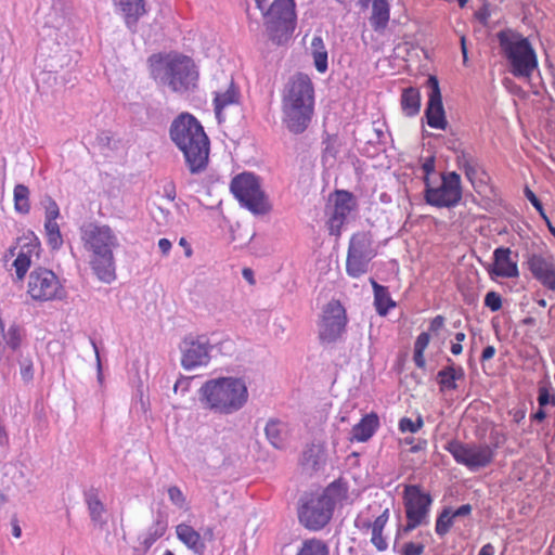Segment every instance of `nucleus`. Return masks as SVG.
I'll return each instance as SVG.
<instances>
[{
  "instance_id": "e433bc0d",
  "label": "nucleus",
  "mask_w": 555,
  "mask_h": 555,
  "mask_svg": "<svg viewBox=\"0 0 555 555\" xmlns=\"http://www.w3.org/2000/svg\"><path fill=\"white\" fill-rule=\"evenodd\" d=\"M454 518L451 514V508L446 507L436 520L435 531L438 535L444 537L453 526Z\"/></svg>"
},
{
  "instance_id": "5701e85b",
  "label": "nucleus",
  "mask_w": 555,
  "mask_h": 555,
  "mask_svg": "<svg viewBox=\"0 0 555 555\" xmlns=\"http://www.w3.org/2000/svg\"><path fill=\"white\" fill-rule=\"evenodd\" d=\"M448 362L450 364L440 370L436 377L440 391L442 392L447 390H456V380L463 379L465 376L464 369L462 366H455L450 358H448Z\"/></svg>"
},
{
  "instance_id": "58836bf2",
  "label": "nucleus",
  "mask_w": 555,
  "mask_h": 555,
  "mask_svg": "<svg viewBox=\"0 0 555 555\" xmlns=\"http://www.w3.org/2000/svg\"><path fill=\"white\" fill-rule=\"evenodd\" d=\"M42 204L44 207V220L56 221L60 217L57 203L51 196H46Z\"/></svg>"
},
{
  "instance_id": "1a4fd4ad",
  "label": "nucleus",
  "mask_w": 555,
  "mask_h": 555,
  "mask_svg": "<svg viewBox=\"0 0 555 555\" xmlns=\"http://www.w3.org/2000/svg\"><path fill=\"white\" fill-rule=\"evenodd\" d=\"M425 202L437 208H452L459 205L463 196L462 181L455 171L441 173V183L431 185L429 178H424Z\"/></svg>"
},
{
  "instance_id": "c756f323",
  "label": "nucleus",
  "mask_w": 555,
  "mask_h": 555,
  "mask_svg": "<svg viewBox=\"0 0 555 555\" xmlns=\"http://www.w3.org/2000/svg\"><path fill=\"white\" fill-rule=\"evenodd\" d=\"M400 104L402 112L408 117L416 116L421 111V93L417 88L409 87L403 89Z\"/></svg>"
},
{
  "instance_id": "4be33fe9",
  "label": "nucleus",
  "mask_w": 555,
  "mask_h": 555,
  "mask_svg": "<svg viewBox=\"0 0 555 555\" xmlns=\"http://www.w3.org/2000/svg\"><path fill=\"white\" fill-rule=\"evenodd\" d=\"M177 538L192 552L198 555H203L206 545L199 534L192 526L186 524H179L176 527Z\"/></svg>"
},
{
  "instance_id": "4468645a",
  "label": "nucleus",
  "mask_w": 555,
  "mask_h": 555,
  "mask_svg": "<svg viewBox=\"0 0 555 555\" xmlns=\"http://www.w3.org/2000/svg\"><path fill=\"white\" fill-rule=\"evenodd\" d=\"M180 349L181 365L185 370H192L209 363L212 346L206 335H189L183 339Z\"/></svg>"
},
{
  "instance_id": "09e8293b",
  "label": "nucleus",
  "mask_w": 555,
  "mask_h": 555,
  "mask_svg": "<svg viewBox=\"0 0 555 555\" xmlns=\"http://www.w3.org/2000/svg\"><path fill=\"white\" fill-rule=\"evenodd\" d=\"M425 545L422 543L408 542L403 545L400 551L401 555H422L424 553Z\"/></svg>"
},
{
  "instance_id": "393cba45",
  "label": "nucleus",
  "mask_w": 555,
  "mask_h": 555,
  "mask_svg": "<svg viewBox=\"0 0 555 555\" xmlns=\"http://www.w3.org/2000/svg\"><path fill=\"white\" fill-rule=\"evenodd\" d=\"M378 426V416L375 413L367 414L352 427V439L365 442L375 434Z\"/></svg>"
},
{
  "instance_id": "0eeeda50",
  "label": "nucleus",
  "mask_w": 555,
  "mask_h": 555,
  "mask_svg": "<svg viewBox=\"0 0 555 555\" xmlns=\"http://www.w3.org/2000/svg\"><path fill=\"white\" fill-rule=\"evenodd\" d=\"M260 10L267 35L275 44L286 42L296 27L294 0H255Z\"/></svg>"
},
{
  "instance_id": "79ce46f5",
  "label": "nucleus",
  "mask_w": 555,
  "mask_h": 555,
  "mask_svg": "<svg viewBox=\"0 0 555 555\" xmlns=\"http://www.w3.org/2000/svg\"><path fill=\"white\" fill-rule=\"evenodd\" d=\"M485 306L495 312L502 308L501 295L494 291L488 292L485 297Z\"/></svg>"
},
{
  "instance_id": "f8f14e48",
  "label": "nucleus",
  "mask_w": 555,
  "mask_h": 555,
  "mask_svg": "<svg viewBox=\"0 0 555 555\" xmlns=\"http://www.w3.org/2000/svg\"><path fill=\"white\" fill-rule=\"evenodd\" d=\"M27 292L33 299L39 301L62 299L64 296L59 278L46 268H37L30 272Z\"/></svg>"
},
{
  "instance_id": "3c124183",
  "label": "nucleus",
  "mask_w": 555,
  "mask_h": 555,
  "mask_svg": "<svg viewBox=\"0 0 555 555\" xmlns=\"http://www.w3.org/2000/svg\"><path fill=\"white\" fill-rule=\"evenodd\" d=\"M371 542L379 552H384L388 547V543L386 539L383 537V531L372 529Z\"/></svg>"
},
{
  "instance_id": "e2e57ef3",
  "label": "nucleus",
  "mask_w": 555,
  "mask_h": 555,
  "mask_svg": "<svg viewBox=\"0 0 555 555\" xmlns=\"http://www.w3.org/2000/svg\"><path fill=\"white\" fill-rule=\"evenodd\" d=\"M472 505L464 504L456 508L453 513L451 512L453 518L468 516L472 513Z\"/></svg>"
},
{
  "instance_id": "0e129e2a",
  "label": "nucleus",
  "mask_w": 555,
  "mask_h": 555,
  "mask_svg": "<svg viewBox=\"0 0 555 555\" xmlns=\"http://www.w3.org/2000/svg\"><path fill=\"white\" fill-rule=\"evenodd\" d=\"M413 360L417 367L424 369L426 366V361H425L423 350L414 349Z\"/></svg>"
},
{
  "instance_id": "aec40b11",
  "label": "nucleus",
  "mask_w": 555,
  "mask_h": 555,
  "mask_svg": "<svg viewBox=\"0 0 555 555\" xmlns=\"http://www.w3.org/2000/svg\"><path fill=\"white\" fill-rule=\"evenodd\" d=\"M512 250L508 247H498L493 251L494 264L489 269L490 274L501 278H517L519 275L517 262L511 259Z\"/></svg>"
},
{
  "instance_id": "69168bd1",
  "label": "nucleus",
  "mask_w": 555,
  "mask_h": 555,
  "mask_svg": "<svg viewBox=\"0 0 555 555\" xmlns=\"http://www.w3.org/2000/svg\"><path fill=\"white\" fill-rule=\"evenodd\" d=\"M171 242L168 238H160L158 241V248L163 253V255H168L171 249Z\"/></svg>"
},
{
  "instance_id": "4c0bfd02",
  "label": "nucleus",
  "mask_w": 555,
  "mask_h": 555,
  "mask_svg": "<svg viewBox=\"0 0 555 555\" xmlns=\"http://www.w3.org/2000/svg\"><path fill=\"white\" fill-rule=\"evenodd\" d=\"M30 266V258L25 253H20L13 262L15 273L18 280H22Z\"/></svg>"
},
{
  "instance_id": "864d4df0",
  "label": "nucleus",
  "mask_w": 555,
  "mask_h": 555,
  "mask_svg": "<svg viewBox=\"0 0 555 555\" xmlns=\"http://www.w3.org/2000/svg\"><path fill=\"white\" fill-rule=\"evenodd\" d=\"M21 365V375L24 380L28 382L33 379L34 371H33V362L29 359H23L20 362Z\"/></svg>"
},
{
  "instance_id": "412c9836",
  "label": "nucleus",
  "mask_w": 555,
  "mask_h": 555,
  "mask_svg": "<svg viewBox=\"0 0 555 555\" xmlns=\"http://www.w3.org/2000/svg\"><path fill=\"white\" fill-rule=\"evenodd\" d=\"M327 461L326 449L322 444L307 446L300 457V466L309 475L322 469Z\"/></svg>"
},
{
  "instance_id": "c9c22d12",
  "label": "nucleus",
  "mask_w": 555,
  "mask_h": 555,
  "mask_svg": "<svg viewBox=\"0 0 555 555\" xmlns=\"http://www.w3.org/2000/svg\"><path fill=\"white\" fill-rule=\"evenodd\" d=\"M447 450L452 454L456 463L467 467V462L470 454V444L452 440L448 443Z\"/></svg>"
},
{
  "instance_id": "603ef678",
  "label": "nucleus",
  "mask_w": 555,
  "mask_h": 555,
  "mask_svg": "<svg viewBox=\"0 0 555 555\" xmlns=\"http://www.w3.org/2000/svg\"><path fill=\"white\" fill-rule=\"evenodd\" d=\"M192 379V377H180L173 385V392L184 396L190 390Z\"/></svg>"
},
{
  "instance_id": "6ab92c4d",
  "label": "nucleus",
  "mask_w": 555,
  "mask_h": 555,
  "mask_svg": "<svg viewBox=\"0 0 555 555\" xmlns=\"http://www.w3.org/2000/svg\"><path fill=\"white\" fill-rule=\"evenodd\" d=\"M116 11L122 16L126 27L130 33L138 31L139 20L146 14L144 0H113Z\"/></svg>"
},
{
  "instance_id": "6e6552de",
  "label": "nucleus",
  "mask_w": 555,
  "mask_h": 555,
  "mask_svg": "<svg viewBox=\"0 0 555 555\" xmlns=\"http://www.w3.org/2000/svg\"><path fill=\"white\" fill-rule=\"evenodd\" d=\"M498 39L509 73L516 78L529 79L538 67L537 54L529 40L520 34L504 30L498 34Z\"/></svg>"
},
{
  "instance_id": "c03bdc74",
  "label": "nucleus",
  "mask_w": 555,
  "mask_h": 555,
  "mask_svg": "<svg viewBox=\"0 0 555 555\" xmlns=\"http://www.w3.org/2000/svg\"><path fill=\"white\" fill-rule=\"evenodd\" d=\"M168 496L173 505L179 508H182L185 504V496L177 486H171L168 488Z\"/></svg>"
},
{
  "instance_id": "4d7b16f0",
  "label": "nucleus",
  "mask_w": 555,
  "mask_h": 555,
  "mask_svg": "<svg viewBox=\"0 0 555 555\" xmlns=\"http://www.w3.org/2000/svg\"><path fill=\"white\" fill-rule=\"evenodd\" d=\"M430 341V336L428 333L426 332H423L421 333L416 340H415V344H414V349H417V350H423L425 351V349L427 348L428 344Z\"/></svg>"
},
{
  "instance_id": "a878e982",
  "label": "nucleus",
  "mask_w": 555,
  "mask_h": 555,
  "mask_svg": "<svg viewBox=\"0 0 555 555\" xmlns=\"http://www.w3.org/2000/svg\"><path fill=\"white\" fill-rule=\"evenodd\" d=\"M266 437L276 449H283L287 440V426L280 420L271 418L264 427Z\"/></svg>"
},
{
  "instance_id": "dca6fc26",
  "label": "nucleus",
  "mask_w": 555,
  "mask_h": 555,
  "mask_svg": "<svg viewBox=\"0 0 555 555\" xmlns=\"http://www.w3.org/2000/svg\"><path fill=\"white\" fill-rule=\"evenodd\" d=\"M427 86L430 89L428 94V102L425 108V118L430 128L446 130L448 120L442 104V96L439 87V81L435 76H429Z\"/></svg>"
},
{
  "instance_id": "13d9d810",
  "label": "nucleus",
  "mask_w": 555,
  "mask_h": 555,
  "mask_svg": "<svg viewBox=\"0 0 555 555\" xmlns=\"http://www.w3.org/2000/svg\"><path fill=\"white\" fill-rule=\"evenodd\" d=\"M90 344L94 350V353H95V360H96V371H98V380L99 383H102L103 380V373H102V363H101V358H100V352H99V349H98V346H96V343L94 339L90 338Z\"/></svg>"
},
{
  "instance_id": "cd10ccee",
  "label": "nucleus",
  "mask_w": 555,
  "mask_h": 555,
  "mask_svg": "<svg viewBox=\"0 0 555 555\" xmlns=\"http://www.w3.org/2000/svg\"><path fill=\"white\" fill-rule=\"evenodd\" d=\"M389 22V3L387 0H372L370 24L377 33H383Z\"/></svg>"
},
{
  "instance_id": "f3484780",
  "label": "nucleus",
  "mask_w": 555,
  "mask_h": 555,
  "mask_svg": "<svg viewBox=\"0 0 555 555\" xmlns=\"http://www.w3.org/2000/svg\"><path fill=\"white\" fill-rule=\"evenodd\" d=\"M532 276L545 288L555 291V259L551 254H531L527 259Z\"/></svg>"
},
{
  "instance_id": "473e14b6",
  "label": "nucleus",
  "mask_w": 555,
  "mask_h": 555,
  "mask_svg": "<svg viewBox=\"0 0 555 555\" xmlns=\"http://www.w3.org/2000/svg\"><path fill=\"white\" fill-rule=\"evenodd\" d=\"M29 189L20 183L16 184L13 192L14 199V209L16 212L22 215H27L30 210V202H29Z\"/></svg>"
},
{
  "instance_id": "39448f33",
  "label": "nucleus",
  "mask_w": 555,
  "mask_h": 555,
  "mask_svg": "<svg viewBox=\"0 0 555 555\" xmlns=\"http://www.w3.org/2000/svg\"><path fill=\"white\" fill-rule=\"evenodd\" d=\"M344 496L345 489L338 481H333L321 493L302 498L298 508L299 522L309 530H321L330 522L336 502Z\"/></svg>"
},
{
  "instance_id": "ea45409f",
  "label": "nucleus",
  "mask_w": 555,
  "mask_h": 555,
  "mask_svg": "<svg viewBox=\"0 0 555 555\" xmlns=\"http://www.w3.org/2000/svg\"><path fill=\"white\" fill-rule=\"evenodd\" d=\"M424 425V422H423V418L421 415H418V417L416 418V421H412L411 418L409 417H402L400 421H399V430L402 431V433H417Z\"/></svg>"
},
{
  "instance_id": "5fc2aeb1",
  "label": "nucleus",
  "mask_w": 555,
  "mask_h": 555,
  "mask_svg": "<svg viewBox=\"0 0 555 555\" xmlns=\"http://www.w3.org/2000/svg\"><path fill=\"white\" fill-rule=\"evenodd\" d=\"M474 160H475V157L465 151H461L456 155L457 167L462 170H465Z\"/></svg>"
},
{
  "instance_id": "338daca9",
  "label": "nucleus",
  "mask_w": 555,
  "mask_h": 555,
  "mask_svg": "<svg viewBox=\"0 0 555 555\" xmlns=\"http://www.w3.org/2000/svg\"><path fill=\"white\" fill-rule=\"evenodd\" d=\"M495 354V348L493 346H487L481 353V362L492 359Z\"/></svg>"
},
{
  "instance_id": "a211bd4d",
  "label": "nucleus",
  "mask_w": 555,
  "mask_h": 555,
  "mask_svg": "<svg viewBox=\"0 0 555 555\" xmlns=\"http://www.w3.org/2000/svg\"><path fill=\"white\" fill-rule=\"evenodd\" d=\"M356 202L353 195L348 191H336L334 195V206L328 219L330 233L339 235L340 229L348 215L354 209Z\"/></svg>"
},
{
  "instance_id": "7c9ffc66",
  "label": "nucleus",
  "mask_w": 555,
  "mask_h": 555,
  "mask_svg": "<svg viewBox=\"0 0 555 555\" xmlns=\"http://www.w3.org/2000/svg\"><path fill=\"white\" fill-rule=\"evenodd\" d=\"M371 284L374 291V306L379 315H386L390 308L396 306L391 299L388 288L379 285L375 280L371 279Z\"/></svg>"
},
{
  "instance_id": "f03ea898",
  "label": "nucleus",
  "mask_w": 555,
  "mask_h": 555,
  "mask_svg": "<svg viewBox=\"0 0 555 555\" xmlns=\"http://www.w3.org/2000/svg\"><path fill=\"white\" fill-rule=\"evenodd\" d=\"M83 248L90 253V267L96 278L111 284L116 280L114 250L119 247V240L107 224L89 222L80 227Z\"/></svg>"
},
{
  "instance_id": "6e6d98bb",
  "label": "nucleus",
  "mask_w": 555,
  "mask_h": 555,
  "mask_svg": "<svg viewBox=\"0 0 555 555\" xmlns=\"http://www.w3.org/2000/svg\"><path fill=\"white\" fill-rule=\"evenodd\" d=\"M21 343V337L18 330L15 327H11L8 332L7 336V344L10 346L13 350L17 349Z\"/></svg>"
},
{
  "instance_id": "c85d7f7f",
  "label": "nucleus",
  "mask_w": 555,
  "mask_h": 555,
  "mask_svg": "<svg viewBox=\"0 0 555 555\" xmlns=\"http://www.w3.org/2000/svg\"><path fill=\"white\" fill-rule=\"evenodd\" d=\"M85 502L88 506L89 515L91 520L100 525L101 527L105 525V520L103 519V514L105 513V507L102 501L99 498L98 490L91 488L83 493Z\"/></svg>"
},
{
  "instance_id": "9d476101",
  "label": "nucleus",
  "mask_w": 555,
  "mask_h": 555,
  "mask_svg": "<svg viewBox=\"0 0 555 555\" xmlns=\"http://www.w3.org/2000/svg\"><path fill=\"white\" fill-rule=\"evenodd\" d=\"M231 192L240 204L253 214L262 215L269 210L259 181L253 173L244 172L236 176L231 182Z\"/></svg>"
},
{
  "instance_id": "bf43d9fd",
  "label": "nucleus",
  "mask_w": 555,
  "mask_h": 555,
  "mask_svg": "<svg viewBox=\"0 0 555 555\" xmlns=\"http://www.w3.org/2000/svg\"><path fill=\"white\" fill-rule=\"evenodd\" d=\"M435 156H429L425 158V160L422 164V169L425 173L424 178H429V175H431L435 171Z\"/></svg>"
},
{
  "instance_id": "20e7f679",
  "label": "nucleus",
  "mask_w": 555,
  "mask_h": 555,
  "mask_svg": "<svg viewBox=\"0 0 555 555\" xmlns=\"http://www.w3.org/2000/svg\"><path fill=\"white\" fill-rule=\"evenodd\" d=\"M314 89L308 75L298 73L288 82L283 98L284 122L293 133H302L312 117Z\"/></svg>"
},
{
  "instance_id": "72a5a7b5",
  "label": "nucleus",
  "mask_w": 555,
  "mask_h": 555,
  "mask_svg": "<svg viewBox=\"0 0 555 555\" xmlns=\"http://www.w3.org/2000/svg\"><path fill=\"white\" fill-rule=\"evenodd\" d=\"M296 555H330V550L322 540L311 538L302 541Z\"/></svg>"
},
{
  "instance_id": "37998d69",
  "label": "nucleus",
  "mask_w": 555,
  "mask_h": 555,
  "mask_svg": "<svg viewBox=\"0 0 555 555\" xmlns=\"http://www.w3.org/2000/svg\"><path fill=\"white\" fill-rule=\"evenodd\" d=\"M538 403L541 408H545L548 404L555 406V395L550 392L548 387L541 386L539 388Z\"/></svg>"
},
{
  "instance_id": "b1692460",
  "label": "nucleus",
  "mask_w": 555,
  "mask_h": 555,
  "mask_svg": "<svg viewBox=\"0 0 555 555\" xmlns=\"http://www.w3.org/2000/svg\"><path fill=\"white\" fill-rule=\"evenodd\" d=\"M494 449L488 444H470L467 467L470 470L488 466L494 459Z\"/></svg>"
},
{
  "instance_id": "423d86ee",
  "label": "nucleus",
  "mask_w": 555,
  "mask_h": 555,
  "mask_svg": "<svg viewBox=\"0 0 555 555\" xmlns=\"http://www.w3.org/2000/svg\"><path fill=\"white\" fill-rule=\"evenodd\" d=\"M152 75L173 92H185L195 86L198 74L194 62L184 55H153Z\"/></svg>"
},
{
  "instance_id": "a18cd8bd",
  "label": "nucleus",
  "mask_w": 555,
  "mask_h": 555,
  "mask_svg": "<svg viewBox=\"0 0 555 555\" xmlns=\"http://www.w3.org/2000/svg\"><path fill=\"white\" fill-rule=\"evenodd\" d=\"M406 519H408L406 525L398 529L396 540L398 538H400L401 535L408 534L409 532H411L418 526L427 525L426 522H423V521L418 520L417 518H414L412 515L406 516Z\"/></svg>"
},
{
  "instance_id": "052dcab7",
  "label": "nucleus",
  "mask_w": 555,
  "mask_h": 555,
  "mask_svg": "<svg viewBox=\"0 0 555 555\" xmlns=\"http://www.w3.org/2000/svg\"><path fill=\"white\" fill-rule=\"evenodd\" d=\"M444 326V317L442 315H436L429 325V331L437 333Z\"/></svg>"
},
{
  "instance_id": "774afa93",
  "label": "nucleus",
  "mask_w": 555,
  "mask_h": 555,
  "mask_svg": "<svg viewBox=\"0 0 555 555\" xmlns=\"http://www.w3.org/2000/svg\"><path fill=\"white\" fill-rule=\"evenodd\" d=\"M494 546L491 543H487L480 548L478 555H494Z\"/></svg>"
},
{
  "instance_id": "2eb2a0df",
  "label": "nucleus",
  "mask_w": 555,
  "mask_h": 555,
  "mask_svg": "<svg viewBox=\"0 0 555 555\" xmlns=\"http://www.w3.org/2000/svg\"><path fill=\"white\" fill-rule=\"evenodd\" d=\"M405 516H413L418 520L428 524L430 505L433 499L429 493L424 492L418 485H408L403 492Z\"/></svg>"
},
{
  "instance_id": "f257e3e1",
  "label": "nucleus",
  "mask_w": 555,
  "mask_h": 555,
  "mask_svg": "<svg viewBox=\"0 0 555 555\" xmlns=\"http://www.w3.org/2000/svg\"><path fill=\"white\" fill-rule=\"evenodd\" d=\"M169 137L182 152L192 175L207 169L210 142L202 124L190 113H181L171 122Z\"/></svg>"
},
{
  "instance_id": "9b49d317",
  "label": "nucleus",
  "mask_w": 555,
  "mask_h": 555,
  "mask_svg": "<svg viewBox=\"0 0 555 555\" xmlns=\"http://www.w3.org/2000/svg\"><path fill=\"white\" fill-rule=\"evenodd\" d=\"M376 256L373 240L367 232L353 234L349 242L346 271L351 278H360L369 271V264Z\"/></svg>"
},
{
  "instance_id": "f704fd0d",
  "label": "nucleus",
  "mask_w": 555,
  "mask_h": 555,
  "mask_svg": "<svg viewBox=\"0 0 555 555\" xmlns=\"http://www.w3.org/2000/svg\"><path fill=\"white\" fill-rule=\"evenodd\" d=\"M47 243L52 250H59L63 245V236L56 221L44 220Z\"/></svg>"
},
{
  "instance_id": "49530a36",
  "label": "nucleus",
  "mask_w": 555,
  "mask_h": 555,
  "mask_svg": "<svg viewBox=\"0 0 555 555\" xmlns=\"http://www.w3.org/2000/svg\"><path fill=\"white\" fill-rule=\"evenodd\" d=\"M311 54L317 70L319 73H325L327 70V51H317Z\"/></svg>"
},
{
  "instance_id": "bb28decb",
  "label": "nucleus",
  "mask_w": 555,
  "mask_h": 555,
  "mask_svg": "<svg viewBox=\"0 0 555 555\" xmlns=\"http://www.w3.org/2000/svg\"><path fill=\"white\" fill-rule=\"evenodd\" d=\"M238 98H240V94H238V91H237L232 78L230 79L229 87L225 91H223V92L216 91L215 92V98H214L215 113H216V117L219 122L222 120L221 119L222 111L227 106L237 103Z\"/></svg>"
},
{
  "instance_id": "8fccbe9b",
  "label": "nucleus",
  "mask_w": 555,
  "mask_h": 555,
  "mask_svg": "<svg viewBox=\"0 0 555 555\" xmlns=\"http://www.w3.org/2000/svg\"><path fill=\"white\" fill-rule=\"evenodd\" d=\"M525 195L527 199L533 205V207L539 211L540 216L543 219H546V214L543 209L541 201L537 197V195L528 188L525 189Z\"/></svg>"
},
{
  "instance_id": "ddd939ff",
  "label": "nucleus",
  "mask_w": 555,
  "mask_h": 555,
  "mask_svg": "<svg viewBox=\"0 0 555 555\" xmlns=\"http://www.w3.org/2000/svg\"><path fill=\"white\" fill-rule=\"evenodd\" d=\"M347 314L338 300H331L323 309L319 323V338L323 344L338 340L346 331Z\"/></svg>"
},
{
  "instance_id": "2f4dec72",
  "label": "nucleus",
  "mask_w": 555,
  "mask_h": 555,
  "mask_svg": "<svg viewBox=\"0 0 555 555\" xmlns=\"http://www.w3.org/2000/svg\"><path fill=\"white\" fill-rule=\"evenodd\" d=\"M167 530V521L158 516L147 531L141 537V544L143 550L146 552L151 546L160 539Z\"/></svg>"
},
{
  "instance_id": "a19ab883",
  "label": "nucleus",
  "mask_w": 555,
  "mask_h": 555,
  "mask_svg": "<svg viewBox=\"0 0 555 555\" xmlns=\"http://www.w3.org/2000/svg\"><path fill=\"white\" fill-rule=\"evenodd\" d=\"M465 173V177L468 181L475 186V181L478 178V176H487L486 171L480 168L478 160L475 158V160L465 169L463 170Z\"/></svg>"
},
{
  "instance_id": "680f3d73",
  "label": "nucleus",
  "mask_w": 555,
  "mask_h": 555,
  "mask_svg": "<svg viewBox=\"0 0 555 555\" xmlns=\"http://www.w3.org/2000/svg\"><path fill=\"white\" fill-rule=\"evenodd\" d=\"M317 51H326L324 41L320 36H314L311 41V53H315Z\"/></svg>"
},
{
  "instance_id": "7ed1b4c3",
  "label": "nucleus",
  "mask_w": 555,
  "mask_h": 555,
  "mask_svg": "<svg viewBox=\"0 0 555 555\" xmlns=\"http://www.w3.org/2000/svg\"><path fill=\"white\" fill-rule=\"evenodd\" d=\"M203 409L218 414H233L248 400L245 382L236 377H219L205 382L198 390Z\"/></svg>"
},
{
  "instance_id": "de8ad7c7",
  "label": "nucleus",
  "mask_w": 555,
  "mask_h": 555,
  "mask_svg": "<svg viewBox=\"0 0 555 555\" xmlns=\"http://www.w3.org/2000/svg\"><path fill=\"white\" fill-rule=\"evenodd\" d=\"M388 518H389V509L386 508L375 520L373 524H371L370 521L365 522L364 524V527L366 528H372V529H375V530H378V531H383L387 521H388Z\"/></svg>"
}]
</instances>
